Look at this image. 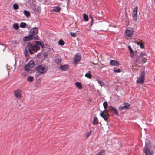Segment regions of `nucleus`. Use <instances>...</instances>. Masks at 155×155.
I'll use <instances>...</instances> for the list:
<instances>
[{
	"mask_svg": "<svg viewBox=\"0 0 155 155\" xmlns=\"http://www.w3.org/2000/svg\"><path fill=\"white\" fill-rule=\"evenodd\" d=\"M37 56L39 58H40V53H39L37 55Z\"/></svg>",
	"mask_w": 155,
	"mask_h": 155,
	"instance_id": "49530a36",
	"label": "nucleus"
},
{
	"mask_svg": "<svg viewBox=\"0 0 155 155\" xmlns=\"http://www.w3.org/2000/svg\"><path fill=\"white\" fill-rule=\"evenodd\" d=\"M27 64L31 68L34 67L35 65L34 61L32 60L30 61Z\"/></svg>",
	"mask_w": 155,
	"mask_h": 155,
	"instance_id": "2eb2a0df",
	"label": "nucleus"
},
{
	"mask_svg": "<svg viewBox=\"0 0 155 155\" xmlns=\"http://www.w3.org/2000/svg\"><path fill=\"white\" fill-rule=\"evenodd\" d=\"M13 28L15 30H18L19 28V26L18 24L17 23L14 24L13 26Z\"/></svg>",
	"mask_w": 155,
	"mask_h": 155,
	"instance_id": "b1692460",
	"label": "nucleus"
},
{
	"mask_svg": "<svg viewBox=\"0 0 155 155\" xmlns=\"http://www.w3.org/2000/svg\"><path fill=\"white\" fill-rule=\"evenodd\" d=\"M5 48L6 47H5L3 49V51H4V50H5Z\"/></svg>",
	"mask_w": 155,
	"mask_h": 155,
	"instance_id": "864d4df0",
	"label": "nucleus"
},
{
	"mask_svg": "<svg viewBox=\"0 0 155 155\" xmlns=\"http://www.w3.org/2000/svg\"><path fill=\"white\" fill-rule=\"evenodd\" d=\"M13 8L14 9L17 10L19 8V6L17 4H15L13 5Z\"/></svg>",
	"mask_w": 155,
	"mask_h": 155,
	"instance_id": "f704fd0d",
	"label": "nucleus"
},
{
	"mask_svg": "<svg viewBox=\"0 0 155 155\" xmlns=\"http://www.w3.org/2000/svg\"><path fill=\"white\" fill-rule=\"evenodd\" d=\"M102 112H104V114L106 115L107 117H108L109 115L108 113V112L107 110L105 109Z\"/></svg>",
	"mask_w": 155,
	"mask_h": 155,
	"instance_id": "e433bc0d",
	"label": "nucleus"
},
{
	"mask_svg": "<svg viewBox=\"0 0 155 155\" xmlns=\"http://www.w3.org/2000/svg\"><path fill=\"white\" fill-rule=\"evenodd\" d=\"M39 2H41L42 1V0H38Z\"/></svg>",
	"mask_w": 155,
	"mask_h": 155,
	"instance_id": "603ef678",
	"label": "nucleus"
},
{
	"mask_svg": "<svg viewBox=\"0 0 155 155\" xmlns=\"http://www.w3.org/2000/svg\"><path fill=\"white\" fill-rule=\"evenodd\" d=\"M85 76L86 78L89 79H91L92 77L90 73H86L85 75Z\"/></svg>",
	"mask_w": 155,
	"mask_h": 155,
	"instance_id": "c85d7f7f",
	"label": "nucleus"
},
{
	"mask_svg": "<svg viewBox=\"0 0 155 155\" xmlns=\"http://www.w3.org/2000/svg\"><path fill=\"white\" fill-rule=\"evenodd\" d=\"M54 61L57 64H59L60 63L61 61V59L58 57L54 59Z\"/></svg>",
	"mask_w": 155,
	"mask_h": 155,
	"instance_id": "412c9836",
	"label": "nucleus"
},
{
	"mask_svg": "<svg viewBox=\"0 0 155 155\" xmlns=\"http://www.w3.org/2000/svg\"><path fill=\"white\" fill-rule=\"evenodd\" d=\"M98 83L100 84V85L101 87L104 85V83L102 81H100L98 80H97Z\"/></svg>",
	"mask_w": 155,
	"mask_h": 155,
	"instance_id": "72a5a7b5",
	"label": "nucleus"
},
{
	"mask_svg": "<svg viewBox=\"0 0 155 155\" xmlns=\"http://www.w3.org/2000/svg\"><path fill=\"white\" fill-rule=\"evenodd\" d=\"M83 17L84 20L85 21H88V18L87 15L84 13L83 14Z\"/></svg>",
	"mask_w": 155,
	"mask_h": 155,
	"instance_id": "393cba45",
	"label": "nucleus"
},
{
	"mask_svg": "<svg viewBox=\"0 0 155 155\" xmlns=\"http://www.w3.org/2000/svg\"><path fill=\"white\" fill-rule=\"evenodd\" d=\"M76 86L80 89H82V86L80 82H77L75 83Z\"/></svg>",
	"mask_w": 155,
	"mask_h": 155,
	"instance_id": "a211bd4d",
	"label": "nucleus"
},
{
	"mask_svg": "<svg viewBox=\"0 0 155 155\" xmlns=\"http://www.w3.org/2000/svg\"><path fill=\"white\" fill-rule=\"evenodd\" d=\"M81 57V54H79L78 53L77 54L75 55L74 58V62L75 64H78V63L80 60Z\"/></svg>",
	"mask_w": 155,
	"mask_h": 155,
	"instance_id": "6e6552de",
	"label": "nucleus"
},
{
	"mask_svg": "<svg viewBox=\"0 0 155 155\" xmlns=\"http://www.w3.org/2000/svg\"><path fill=\"white\" fill-rule=\"evenodd\" d=\"M24 12V14L26 16V17L28 18L30 16V14L28 11L25 10Z\"/></svg>",
	"mask_w": 155,
	"mask_h": 155,
	"instance_id": "aec40b11",
	"label": "nucleus"
},
{
	"mask_svg": "<svg viewBox=\"0 0 155 155\" xmlns=\"http://www.w3.org/2000/svg\"><path fill=\"white\" fill-rule=\"evenodd\" d=\"M146 55V54L145 52H142L140 54L139 56V57H142L145 56Z\"/></svg>",
	"mask_w": 155,
	"mask_h": 155,
	"instance_id": "c9c22d12",
	"label": "nucleus"
},
{
	"mask_svg": "<svg viewBox=\"0 0 155 155\" xmlns=\"http://www.w3.org/2000/svg\"><path fill=\"white\" fill-rule=\"evenodd\" d=\"M58 43L59 45L62 46L64 45L65 42L62 39H61L59 41Z\"/></svg>",
	"mask_w": 155,
	"mask_h": 155,
	"instance_id": "a878e982",
	"label": "nucleus"
},
{
	"mask_svg": "<svg viewBox=\"0 0 155 155\" xmlns=\"http://www.w3.org/2000/svg\"><path fill=\"white\" fill-rule=\"evenodd\" d=\"M137 63H139L140 62V60L139 58H137L135 60Z\"/></svg>",
	"mask_w": 155,
	"mask_h": 155,
	"instance_id": "a18cd8bd",
	"label": "nucleus"
},
{
	"mask_svg": "<svg viewBox=\"0 0 155 155\" xmlns=\"http://www.w3.org/2000/svg\"><path fill=\"white\" fill-rule=\"evenodd\" d=\"M100 115L104 120H106L108 117L106 116V115L104 114V112H101L100 114Z\"/></svg>",
	"mask_w": 155,
	"mask_h": 155,
	"instance_id": "dca6fc26",
	"label": "nucleus"
},
{
	"mask_svg": "<svg viewBox=\"0 0 155 155\" xmlns=\"http://www.w3.org/2000/svg\"><path fill=\"white\" fill-rule=\"evenodd\" d=\"M147 61V59H144V60L143 61L144 62H145Z\"/></svg>",
	"mask_w": 155,
	"mask_h": 155,
	"instance_id": "3c124183",
	"label": "nucleus"
},
{
	"mask_svg": "<svg viewBox=\"0 0 155 155\" xmlns=\"http://www.w3.org/2000/svg\"><path fill=\"white\" fill-rule=\"evenodd\" d=\"M21 91L18 89L14 91V95L17 98H20L21 97Z\"/></svg>",
	"mask_w": 155,
	"mask_h": 155,
	"instance_id": "1a4fd4ad",
	"label": "nucleus"
},
{
	"mask_svg": "<svg viewBox=\"0 0 155 155\" xmlns=\"http://www.w3.org/2000/svg\"><path fill=\"white\" fill-rule=\"evenodd\" d=\"M110 64L112 66H118L119 64V63L117 61L111 60L110 61Z\"/></svg>",
	"mask_w": 155,
	"mask_h": 155,
	"instance_id": "9b49d317",
	"label": "nucleus"
},
{
	"mask_svg": "<svg viewBox=\"0 0 155 155\" xmlns=\"http://www.w3.org/2000/svg\"><path fill=\"white\" fill-rule=\"evenodd\" d=\"M145 75V72L144 71L142 72L141 73V76L140 77L141 78H144V77Z\"/></svg>",
	"mask_w": 155,
	"mask_h": 155,
	"instance_id": "79ce46f5",
	"label": "nucleus"
},
{
	"mask_svg": "<svg viewBox=\"0 0 155 155\" xmlns=\"http://www.w3.org/2000/svg\"><path fill=\"white\" fill-rule=\"evenodd\" d=\"M26 24L24 22H21L20 24V27L22 28H24L26 27Z\"/></svg>",
	"mask_w": 155,
	"mask_h": 155,
	"instance_id": "cd10ccee",
	"label": "nucleus"
},
{
	"mask_svg": "<svg viewBox=\"0 0 155 155\" xmlns=\"http://www.w3.org/2000/svg\"><path fill=\"white\" fill-rule=\"evenodd\" d=\"M37 70L41 74H44L47 71V69L43 67L42 65H39L37 66L36 68Z\"/></svg>",
	"mask_w": 155,
	"mask_h": 155,
	"instance_id": "7ed1b4c3",
	"label": "nucleus"
},
{
	"mask_svg": "<svg viewBox=\"0 0 155 155\" xmlns=\"http://www.w3.org/2000/svg\"><path fill=\"white\" fill-rule=\"evenodd\" d=\"M133 30L132 28H127L125 31L126 36L128 37H131L133 34Z\"/></svg>",
	"mask_w": 155,
	"mask_h": 155,
	"instance_id": "423d86ee",
	"label": "nucleus"
},
{
	"mask_svg": "<svg viewBox=\"0 0 155 155\" xmlns=\"http://www.w3.org/2000/svg\"><path fill=\"white\" fill-rule=\"evenodd\" d=\"M23 39L24 41H28L34 39L29 34L28 35L24 37Z\"/></svg>",
	"mask_w": 155,
	"mask_h": 155,
	"instance_id": "9d476101",
	"label": "nucleus"
},
{
	"mask_svg": "<svg viewBox=\"0 0 155 155\" xmlns=\"http://www.w3.org/2000/svg\"><path fill=\"white\" fill-rule=\"evenodd\" d=\"M107 30L104 31L103 30H100V31H107Z\"/></svg>",
	"mask_w": 155,
	"mask_h": 155,
	"instance_id": "de8ad7c7",
	"label": "nucleus"
},
{
	"mask_svg": "<svg viewBox=\"0 0 155 155\" xmlns=\"http://www.w3.org/2000/svg\"><path fill=\"white\" fill-rule=\"evenodd\" d=\"M146 155H153V152H150V149L148 148V145L146 144L144 149Z\"/></svg>",
	"mask_w": 155,
	"mask_h": 155,
	"instance_id": "39448f33",
	"label": "nucleus"
},
{
	"mask_svg": "<svg viewBox=\"0 0 155 155\" xmlns=\"http://www.w3.org/2000/svg\"><path fill=\"white\" fill-rule=\"evenodd\" d=\"M68 68L69 67L67 65L61 66L59 67V68L63 71H64Z\"/></svg>",
	"mask_w": 155,
	"mask_h": 155,
	"instance_id": "ddd939ff",
	"label": "nucleus"
},
{
	"mask_svg": "<svg viewBox=\"0 0 155 155\" xmlns=\"http://www.w3.org/2000/svg\"><path fill=\"white\" fill-rule=\"evenodd\" d=\"M25 51L24 52V54L25 55V56L26 57H28V49H26L25 48Z\"/></svg>",
	"mask_w": 155,
	"mask_h": 155,
	"instance_id": "4c0bfd02",
	"label": "nucleus"
},
{
	"mask_svg": "<svg viewBox=\"0 0 155 155\" xmlns=\"http://www.w3.org/2000/svg\"><path fill=\"white\" fill-rule=\"evenodd\" d=\"M138 10V7L136 6L133 10L132 12L133 18L134 21H137V12Z\"/></svg>",
	"mask_w": 155,
	"mask_h": 155,
	"instance_id": "20e7f679",
	"label": "nucleus"
},
{
	"mask_svg": "<svg viewBox=\"0 0 155 155\" xmlns=\"http://www.w3.org/2000/svg\"><path fill=\"white\" fill-rule=\"evenodd\" d=\"M128 48L129 49V50H130V53L131 54H135V52H134L133 50L132 49V48H131V47L130 46H128ZM131 57H133V55L132 54H131Z\"/></svg>",
	"mask_w": 155,
	"mask_h": 155,
	"instance_id": "5701e85b",
	"label": "nucleus"
},
{
	"mask_svg": "<svg viewBox=\"0 0 155 155\" xmlns=\"http://www.w3.org/2000/svg\"><path fill=\"white\" fill-rule=\"evenodd\" d=\"M33 79V77L31 76H29L28 78H27V80L29 82H32Z\"/></svg>",
	"mask_w": 155,
	"mask_h": 155,
	"instance_id": "473e14b6",
	"label": "nucleus"
},
{
	"mask_svg": "<svg viewBox=\"0 0 155 155\" xmlns=\"http://www.w3.org/2000/svg\"><path fill=\"white\" fill-rule=\"evenodd\" d=\"M31 67H30L28 65H26L24 67V69L27 72L30 71L31 70Z\"/></svg>",
	"mask_w": 155,
	"mask_h": 155,
	"instance_id": "4468645a",
	"label": "nucleus"
},
{
	"mask_svg": "<svg viewBox=\"0 0 155 155\" xmlns=\"http://www.w3.org/2000/svg\"><path fill=\"white\" fill-rule=\"evenodd\" d=\"M35 49L36 50H38L40 49V47L37 44H36V45H33Z\"/></svg>",
	"mask_w": 155,
	"mask_h": 155,
	"instance_id": "bb28decb",
	"label": "nucleus"
},
{
	"mask_svg": "<svg viewBox=\"0 0 155 155\" xmlns=\"http://www.w3.org/2000/svg\"><path fill=\"white\" fill-rule=\"evenodd\" d=\"M71 35L73 37H75L76 36V34L74 32L70 33Z\"/></svg>",
	"mask_w": 155,
	"mask_h": 155,
	"instance_id": "a19ab883",
	"label": "nucleus"
},
{
	"mask_svg": "<svg viewBox=\"0 0 155 155\" xmlns=\"http://www.w3.org/2000/svg\"><path fill=\"white\" fill-rule=\"evenodd\" d=\"M68 0V1H69V0Z\"/></svg>",
	"mask_w": 155,
	"mask_h": 155,
	"instance_id": "5fc2aeb1",
	"label": "nucleus"
},
{
	"mask_svg": "<svg viewBox=\"0 0 155 155\" xmlns=\"http://www.w3.org/2000/svg\"><path fill=\"white\" fill-rule=\"evenodd\" d=\"M112 26L114 28H116V26L115 25H113Z\"/></svg>",
	"mask_w": 155,
	"mask_h": 155,
	"instance_id": "09e8293b",
	"label": "nucleus"
},
{
	"mask_svg": "<svg viewBox=\"0 0 155 155\" xmlns=\"http://www.w3.org/2000/svg\"><path fill=\"white\" fill-rule=\"evenodd\" d=\"M35 42L36 44H37L39 46L40 45L43 48L44 45L41 42L39 41H35Z\"/></svg>",
	"mask_w": 155,
	"mask_h": 155,
	"instance_id": "2f4dec72",
	"label": "nucleus"
},
{
	"mask_svg": "<svg viewBox=\"0 0 155 155\" xmlns=\"http://www.w3.org/2000/svg\"><path fill=\"white\" fill-rule=\"evenodd\" d=\"M119 109L120 110H122L124 109V106H121L119 107Z\"/></svg>",
	"mask_w": 155,
	"mask_h": 155,
	"instance_id": "c03bdc74",
	"label": "nucleus"
},
{
	"mask_svg": "<svg viewBox=\"0 0 155 155\" xmlns=\"http://www.w3.org/2000/svg\"><path fill=\"white\" fill-rule=\"evenodd\" d=\"M144 78H143L140 77L136 81L139 84H143L144 82Z\"/></svg>",
	"mask_w": 155,
	"mask_h": 155,
	"instance_id": "f8f14e48",
	"label": "nucleus"
},
{
	"mask_svg": "<svg viewBox=\"0 0 155 155\" xmlns=\"http://www.w3.org/2000/svg\"><path fill=\"white\" fill-rule=\"evenodd\" d=\"M130 105L128 103H126V104L124 106V108L125 109H128L129 108Z\"/></svg>",
	"mask_w": 155,
	"mask_h": 155,
	"instance_id": "c756f323",
	"label": "nucleus"
},
{
	"mask_svg": "<svg viewBox=\"0 0 155 155\" xmlns=\"http://www.w3.org/2000/svg\"><path fill=\"white\" fill-rule=\"evenodd\" d=\"M92 131L91 130L89 132H87L86 135V138H87L90 135V134L91 132Z\"/></svg>",
	"mask_w": 155,
	"mask_h": 155,
	"instance_id": "58836bf2",
	"label": "nucleus"
},
{
	"mask_svg": "<svg viewBox=\"0 0 155 155\" xmlns=\"http://www.w3.org/2000/svg\"><path fill=\"white\" fill-rule=\"evenodd\" d=\"M90 18L91 19V23L90 25V27H91L92 26V24H93V19L92 17L91 16H90Z\"/></svg>",
	"mask_w": 155,
	"mask_h": 155,
	"instance_id": "37998d69",
	"label": "nucleus"
},
{
	"mask_svg": "<svg viewBox=\"0 0 155 155\" xmlns=\"http://www.w3.org/2000/svg\"><path fill=\"white\" fill-rule=\"evenodd\" d=\"M38 32V28L36 27H34L29 31V34L33 37L34 39H38V36L37 35Z\"/></svg>",
	"mask_w": 155,
	"mask_h": 155,
	"instance_id": "f257e3e1",
	"label": "nucleus"
},
{
	"mask_svg": "<svg viewBox=\"0 0 155 155\" xmlns=\"http://www.w3.org/2000/svg\"><path fill=\"white\" fill-rule=\"evenodd\" d=\"M98 123V120L97 117H94L93 118V124H97Z\"/></svg>",
	"mask_w": 155,
	"mask_h": 155,
	"instance_id": "6ab92c4d",
	"label": "nucleus"
},
{
	"mask_svg": "<svg viewBox=\"0 0 155 155\" xmlns=\"http://www.w3.org/2000/svg\"><path fill=\"white\" fill-rule=\"evenodd\" d=\"M109 109L113 112L115 115L117 116H118V112L117 110L112 106H110L108 107Z\"/></svg>",
	"mask_w": 155,
	"mask_h": 155,
	"instance_id": "0eeeda50",
	"label": "nucleus"
},
{
	"mask_svg": "<svg viewBox=\"0 0 155 155\" xmlns=\"http://www.w3.org/2000/svg\"><path fill=\"white\" fill-rule=\"evenodd\" d=\"M137 44L138 46H139L142 49L144 48V46L143 43L138 42H137Z\"/></svg>",
	"mask_w": 155,
	"mask_h": 155,
	"instance_id": "4be33fe9",
	"label": "nucleus"
},
{
	"mask_svg": "<svg viewBox=\"0 0 155 155\" xmlns=\"http://www.w3.org/2000/svg\"><path fill=\"white\" fill-rule=\"evenodd\" d=\"M104 108L106 109L107 108L108 104L107 102H104L103 103Z\"/></svg>",
	"mask_w": 155,
	"mask_h": 155,
	"instance_id": "7c9ffc66",
	"label": "nucleus"
},
{
	"mask_svg": "<svg viewBox=\"0 0 155 155\" xmlns=\"http://www.w3.org/2000/svg\"><path fill=\"white\" fill-rule=\"evenodd\" d=\"M25 49L28 50L29 52L31 54H33L36 51L33 45L31 42H28V43L27 45L25 47Z\"/></svg>",
	"mask_w": 155,
	"mask_h": 155,
	"instance_id": "f03ea898",
	"label": "nucleus"
},
{
	"mask_svg": "<svg viewBox=\"0 0 155 155\" xmlns=\"http://www.w3.org/2000/svg\"><path fill=\"white\" fill-rule=\"evenodd\" d=\"M0 45H2V46H5V45H4V44H1L0 43Z\"/></svg>",
	"mask_w": 155,
	"mask_h": 155,
	"instance_id": "8fccbe9b",
	"label": "nucleus"
},
{
	"mask_svg": "<svg viewBox=\"0 0 155 155\" xmlns=\"http://www.w3.org/2000/svg\"><path fill=\"white\" fill-rule=\"evenodd\" d=\"M61 10V8L59 6H58L54 7V8L52 9V11L54 12H60Z\"/></svg>",
	"mask_w": 155,
	"mask_h": 155,
	"instance_id": "f3484780",
	"label": "nucleus"
},
{
	"mask_svg": "<svg viewBox=\"0 0 155 155\" xmlns=\"http://www.w3.org/2000/svg\"><path fill=\"white\" fill-rule=\"evenodd\" d=\"M114 71L115 73H120L121 72V70L119 69L116 70L114 69Z\"/></svg>",
	"mask_w": 155,
	"mask_h": 155,
	"instance_id": "ea45409f",
	"label": "nucleus"
}]
</instances>
